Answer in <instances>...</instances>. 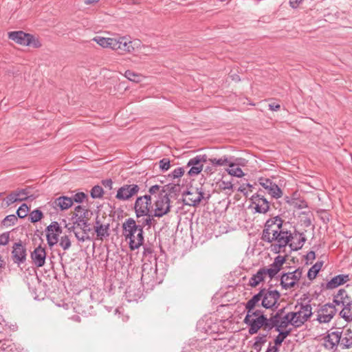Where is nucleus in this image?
Wrapping results in <instances>:
<instances>
[{"label": "nucleus", "mask_w": 352, "mask_h": 352, "mask_svg": "<svg viewBox=\"0 0 352 352\" xmlns=\"http://www.w3.org/2000/svg\"><path fill=\"white\" fill-rule=\"evenodd\" d=\"M8 38L14 41L17 44L27 46V41L28 38V33L23 31H12L8 32Z\"/></svg>", "instance_id": "obj_20"}, {"label": "nucleus", "mask_w": 352, "mask_h": 352, "mask_svg": "<svg viewBox=\"0 0 352 352\" xmlns=\"http://www.w3.org/2000/svg\"><path fill=\"white\" fill-rule=\"evenodd\" d=\"M294 314H291V312H288L285 314L279 320V327L283 329H287L289 325H292L294 328L298 329V326L296 325L295 321L294 320Z\"/></svg>", "instance_id": "obj_23"}, {"label": "nucleus", "mask_w": 352, "mask_h": 352, "mask_svg": "<svg viewBox=\"0 0 352 352\" xmlns=\"http://www.w3.org/2000/svg\"><path fill=\"white\" fill-rule=\"evenodd\" d=\"M109 223L102 226H94V231L98 239L103 241L104 239L109 236Z\"/></svg>", "instance_id": "obj_26"}, {"label": "nucleus", "mask_w": 352, "mask_h": 352, "mask_svg": "<svg viewBox=\"0 0 352 352\" xmlns=\"http://www.w3.org/2000/svg\"><path fill=\"white\" fill-rule=\"evenodd\" d=\"M335 312H331L328 314H318L316 320L318 321L319 323H328L335 316Z\"/></svg>", "instance_id": "obj_41"}, {"label": "nucleus", "mask_w": 352, "mask_h": 352, "mask_svg": "<svg viewBox=\"0 0 352 352\" xmlns=\"http://www.w3.org/2000/svg\"><path fill=\"white\" fill-rule=\"evenodd\" d=\"M204 192L201 188H192V186L182 192V201L184 205L197 207L202 200H209L210 195L204 196Z\"/></svg>", "instance_id": "obj_2"}, {"label": "nucleus", "mask_w": 352, "mask_h": 352, "mask_svg": "<svg viewBox=\"0 0 352 352\" xmlns=\"http://www.w3.org/2000/svg\"><path fill=\"white\" fill-rule=\"evenodd\" d=\"M264 280V276L262 275L261 271L258 270L257 272L250 278L248 285L252 287H256L261 282H263Z\"/></svg>", "instance_id": "obj_35"}, {"label": "nucleus", "mask_w": 352, "mask_h": 352, "mask_svg": "<svg viewBox=\"0 0 352 352\" xmlns=\"http://www.w3.org/2000/svg\"><path fill=\"white\" fill-rule=\"evenodd\" d=\"M320 214V218L324 223L327 224L330 221V214L325 210H319L317 211Z\"/></svg>", "instance_id": "obj_61"}, {"label": "nucleus", "mask_w": 352, "mask_h": 352, "mask_svg": "<svg viewBox=\"0 0 352 352\" xmlns=\"http://www.w3.org/2000/svg\"><path fill=\"white\" fill-rule=\"evenodd\" d=\"M311 300H309L307 303H302L297 302V304L295 306V309H296L298 306L300 307L301 311L304 312L303 314L307 315V321L311 318L313 316L312 307L310 304Z\"/></svg>", "instance_id": "obj_33"}, {"label": "nucleus", "mask_w": 352, "mask_h": 352, "mask_svg": "<svg viewBox=\"0 0 352 352\" xmlns=\"http://www.w3.org/2000/svg\"><path fill=\"white\" fill-rule=\"evenodd\" d=\"M123 40L124 38H122V41L118 40V43L115 47H113V50L130 52L131 49L133 50L131 42L126 43V41H123Z\"/></svg>", "instance_id": "obj_37"}, {"label": "nucleus", "mask_w": 352, "mask_h": 352, "mask_svg": "<svg viewBox=\"0 0 352 352\" xmlns=\"http://www.w3.org/2000/svg\"><path fill=\"white\" fill-rule=\"evenodd\" d=\"M49 204L56 210L64 211L72 207V201L69 197L60 196L51 201Z\"/></svg>", "instance_id": "obj_16"}, {"label": "nucleus", "mask_w": 352, "mask_h": 352, "mask_svg": "<svg viewBox=\"0 0 352 352\" xmlns=\"http://www.w3.org/2000/svg\"><path fill=\"white\" fill-rule=\"evenodd\" d=\"M344 293H345V289H340L338 292V293L335 295H333V304L335 305V307L336 305H343L344 304V301L345 300H342L341 299V298H340V296H342L344 294Z\"/></svg>", "instance_id": "obj_50"}, {"label": "nucleus", "mask_w": 352, "mask_h": 352, "mask_svg": "<svg viewBox=\"0 0 352 352\" xmlns=\"http://www.w3.org/2000/svg\"><path fill=\"white\" fill-rule=\"evenodd\" d=\"M60 246L64 250H67L71 247V241L67 235H65L60 237Z\"/></svg>", "instance_id": "obj_57"}, {"label": "nucleus", "mask_w": 352, "mask_h": 352, "mask_svg": "<svg viewBox=\"0 0 352 352\" xmlns=\"http://www.w3.org/2000/svg\"><path fill=\"white\" fill-rule=\"evenodd\" d=\"M259 270L264 278L265 276H268L271 280L274 278H276V279L279 278V276H276V272L271 266H270V268L261 267Z\"/></svg>", "instance_id": "obj_43"}, {"label": "nucleus", "mask_w": 352, "mask_h": 352, "mask_svg": "<svg viewBox=\"0 0 352 352\" xmlns=\"http://www.w3.org/2000/svg\"><path fill=\"white\" fill-rule=\"evenodd\" d=\"M208 161L207 155H199L191 158L187 163L186 166L190 167L188 171V176H195L199 175L203 170L204 163Z\"/></svg>", "instance_id": "obj_6"}, {"label": "nucleus", "mask_w": 352, "mask_h": 352, "mask_svg": "<svg viewBox=\"0 0 352 352\" xmlns=\"http://www.w3.org/2000/svg\"><path fill=\"white\" fill-rule=\"evenodd\" d=\"M170 205L169 195L163 194L161 192L158 194L157 199L154 203L155 207L165 208L167 205Z\"/></svg>", "instance_id": "obj_29"}, {"label": "nucleus", "mask_w": 352, "mask_h": 352, "mask_svg": "<svg viewBox=\"0 0 352 352\" xmlns=\"http://www.w3.org/2000/svg\"><path fill=\"white\" fill-rule=\"evenodd\" d=\"M122 235L126 241H129L131 250L138 249L144 245V230L133 218H129L122 223Z\"/></svg>", "instance_id": "obj_1"}, {"label": "nucleus", "mask_w": 352, "mask_h": 352, "mask_svg": "<svg viewBox=\"0 0 352 352\" xmlns=\"http://www.w3.org/2000/svg\"><path fill=\"white\" fill-rule=\"evenodd\" d=\"M264 316H260L255 318H250V314H246L243 320V322L248 326V333L250 335L256 334L258 331L263 328Z\"/></svg>", "instance_id": "obj_10"}, {"label": "nucleus", "mask_w": 352, "mask_h": 352, "mask_svg": "<svg viewBox=\"0 0 352 352\" xmlns=\"http://www.w3.org/2000/svg\"><path fill=\"white\" fill-rule=\"evenodd\" d=\"M227 172L229 175L236 177H242L244 175L242 169L239 167H232L231 168L227 169Z\"/></svg>", "instance_id": "obj_59"}, {"label": "nucleus", "mask_w": 352, "mask_h": 352, "mask_svg": "<svg viewBox=\"0 0 352 352\" xmlns=\"http://www.w3.org/2000/svg\"><path fill=\"white\" fill-rule=\"evenodd\" d=\"M302 269L298 267L292 272H282L279 276L280 285L284 289L295 287L302 276Z\"/></svg>", "instance_id": "obj_4"}, {"label": "nucleus", "mask_w": 352, "mask_h": 352, "mask_svg": "<svg viewBox=\"0 0 352 352\" xmlns=\"http://www.w3.org/2000/svg\"><path fill=\"white\" fill-rule=\"evenodd\" d=\"M47 242L50 248H52L58 241V235L57 233L46 232Z\"/></svg>", "instance_id": "obj_48"}, {"label": "nucleus", "mask_w": 352, "mask_h": 352, "mask_svg": "<svg viewBox=\"0 0 352 352\" xmlns=\"http://www.w3.org/2000/svg\"><path fill=\"white\" fill-rule=\"evenodd\" d=\"M140 188L138 184H124L117 190L116 198L120 201H126L135 196Z\"/></svg>", "instance_id": "obj_9"}, {"label": "nucleus", "mask_w": 352, "mask_h": 352, "mask_svg": "<svg viewBox=\"0 0 352 352\" xmlns=\"http://www.w3.org/2000/svg\"><path fill=\"white\" fill-rule=\"evenodd\" d=\"M15 192H16V194H19V197H28V199H30L31 200H33L35 199V197L34 195H30V187L15 190Z\"/></svg>", "instance_id": "obj_55"}, {"label": "nucleus", "mask_w": 352, "mask_h": 352, "mask_svg": "<svg viewBox=\"0 0 352 352\" xmlns=\"http://www.w3.org/2000/svg\"><path fill=\"white\" fill-rule=\"evenodd\" d=\"M179 192V185L175 184H168L165 186H163L161 189V192L163 194L167 193L169 195L170 194H174L177 195Z\"/></svg>", "instance_id": "obj_34"}, {"label": "nucleus", "mask_w": 352, "mask_h": 352, "mask_svg": "<svg viewBox=\"0 0 352 352\" xmlns=\"http://www.w3.org/2000/svg\"><path fill=\"white\" fill-rule=\"evenodd\" d=\"M16 222V216L15 214H9L2 220L1 224L5 227H9L15 225Z\"/></svg>", "instance_id": "obj_45"}, {"label": "nucleus", "mask_w": 352, "mask_h": 352, "mask_svg": "<svg viewBox=\"0 0 352 352\" xmlns=\"http://www.w3.org/2000/svg\"><path fill=\"white\" fill-rule=\"evenodd\" d=\"M28 37L27 46H32L34 48H40L42 46V43L38 37H36L29 33Z\"/></svg>", "instance_id": "obj_40"}, {"label": "nucleus", "mask_w": 352, "mask_h": 352, "mask_svg": "<svg viewBox=\"0 0 352 352\" xmlns=\"http://www.w3.org/2000/svg\"><path fill=\"white\" fill-rule=\"evenodd\" d=\"M87 195L83 192L76 193L72 197H70L72 201V205L74 202L81 204L85 199H87Z\"/></svg>", "instance_id": "obj_51"}, {"label": "nucleus", "mask_w": 352, "mask_h": 352, "mask_svg": "<svg viewBox=\"0 0 352 352\" xmlns=\"http://www.w3.org/2000/svg\"><path fill=\"white\" fill-rule=\"evenodd\" d=\"M340 336H342V331L328 332L323 338L324 348L329 350H336L338 345L340 344Z\"/></svg>", "instance_id": "obj_13"}, {"label": "nucleus", "mask_w": 352, "mask_h": 352, "mask_svg": "<svg viewBox=\"0 0 352 352\" xmlns=\"http://www.w3.org/2000/svg\"><path fill=\"white\" fill-rule=\"evenodd\" d=\"M124 76L131 81L139 82L141 81L142 76L131 70H126Z\"/></svg>", "instance_id": "obj_49"}, {"label": "nucleus", "mask_w": 352, "mask_h": 352, "mask_svg": "<svg viewBox=\"0 0 352 352\" xmlns=\"http://www.w3.org/2000/svg\"><path fill=\"white\" fill-rule=\"evenodd\" d=\"M43 217L44 214L43 212L40 209L36 208L30 213L29 221L32 223H35L40 221Z\"/></svg>", "instance_id": "obj_38"}, {"label": "nucleus", "mask_w": 352, "mask_h": 352, "mask_svg": "<svg viewBox=\"0 0 352 352\" xmlns=\"http://www.w3.org/2000/svg\"><path fill=\"white\" fill-rule=\"evenodd\" d=\"M137 222L142 226V229L146 227L147 230H149L151 227H155L157 223L155 217L152 213V210L146 214H143V217L141 218L137 219Z\"/></svg>", "instance_id": "obj_19"}, {"label": "nucleus", "mask_w": 352, "mask_h": 352, "mask_svg": "<svg viewBox=\"0 0 352 352\" xmlns=\"http://www.w3.org/2000/svg\"><path fill=\"white\" fill-rule=\"evenodd\" d=\"M157 273V269H153L150 264L144 263L142 267L141 280L143 284L153 285L155 283V276Z\"/></svg>", "instance_id": "obj_15"}, {"label": "nucleus", "mask_w": 352, "mask_h": 352, "mask_svg": "<svg viewBox=\"0 0 352 352\" xmlns=\"http://www.w3.org/2000/svg\"><path fill=\"white\" fill-rule=\"evenodd\" d=\"M11 258L14 263L19 267L24 263L27 258V249L21 241L13 244Z\"/></svg>", "instance_id": "obj_8"}, {"label": "nucleus", "mask_w": 352, "mask_h": 352, "mask_svg": "<svg viewBox=\"0 0 352 352\" xmlns=\"http://www.w3.org/2000/svg\"><path fill=\"white\" fill-rule=\"evenodd\" d=\"M349 280V274H339L333 277L326 284L322 283L321 286L327 289H332L344 285Z\"/></svg>", "instance_id": "obj_18"}, {"label": "nucleus", "mask_w": 352, "mask_h": 352, "mask_svg": "<svg viewBox=\"0 0 352 352\" xmlns=\"http://www.w3.org/2000/svg\"><path fill=\"white\" fill-rule=\"evenodd\" d=\"M292 205L296 209H302L308 207L307 201L303 199L299 201H293Z\"/></svg>", "instance_id": "obj_64"}, {"label": "nucleus", "mask_w": 352, "mask_h": 352, "mask_svg": "<svg viewBox=\"0 0 352 352\" xmlns=\"http://www.w3.org/2000/svg\"><path fill=\"white\" fill-rule=\"evenodd\" d=\"M287 261V256L278 255L274 258V262L270 265L278 274L283 268V265Z\"/></svg>", "instance_id": "obj_31"}, {"label": "nucleus", "mask_w": 352, "mask_h": 352, "mask_svg": "<svg viewBox=\"0 0 352 352\" xmlns=\"http://www.w3.org/2000/svg\"><path fill=\"white\" fill-rule=\"evenodd\" d=\"M46 255L45 248L42 247L41 245L37 246L30 253L32 261L36 267H41L45 265Z\"/></svg>", "instance_id": "obj_11"}, {"label": "nucleus", "mask_w": 352, "mask_h": 352, "mask_svg": "<svg viewBox=\"0 0 352 352\" xmlns=\"http://www.w3.org/2000/svg\"><path fill=\"white\" fill-rule=\"evenodd\" d=\"M273 219H274V222H276V226L278 227V232H280L283 230L285 228L289 226V223L288 221H285L280 216L277 215L276 217H273Z\"/></svg>", "instance_id": "obj_46"}, {"label": "nucleus", "mask_w": 352, "mask_h": 352, "mask_svg": "<svg viewBox=\"0 0 352 352\" xmlns=\"http://www.w3.org/2000/svg\"><path fill=\"white\" fill-rule=\"evenodd\" d=\"M272 285H270L267 289L263 292V298L261 301V306L265 309L275 311L278 309V300L280 298V293L276 289H272Z\"/></svg>", "instance_id": "obj_3"}, {"label": "nucleus", "mask_w": 352, "mask_h": 352, "mask_svg": "<svg viewBox=\"0 0 352 352\" xmlns=\"http://www.w3.org/2000/svg\"><path fill=\"white\" fill-rule=\"evenodd\" d=\"M306 241H307V238H306L305 234L303 233V235H300V239H298V241L296 243V245L294 248H293V244L290 243L289 247L292 248V250H293L294 251H298L302 248V246L304 245Z\"/></svg>", "instance_id": "obj_56"}, {"label": "nucleus", "mask_w": 352, "mask_h": 352, "mask_svg": "<svg viewBox=\"0 0 352 352\" xmlns=\"http://www.w3.org/2000/svg\"><path fill=\"white\" fill-rule=\"evenodd\" d=\"M294 238V236H293L292 232L286 227L279 232V236L276 240H280L285 243V244L289 245Z\"/></svg>", "instance_id": "obj_28"}, {"label": "nucleus", "mask_w": 352, "mask_h": 352, "mask_svg": "<svg viewBox=\"0 0 352 352\" xmlns=\"http://www.w3.org/2000/svg\"><path fill=\"white\" fill-rule=\"evenodd\" d=\"M274 241L276 242V243L272 245L271 250L275 254H279L281 252V249L286 248L287 245L280 240H274Z\"/></svg>", "instance_id": "obj_52"}, {"label": "nucleus", "mask_w": 352, "mask_h": 352, "mask_svg": "<svg viewBox=\"0 0 352 352\" xmlns=\"http://www.w3.org/2000/svg\"><path fill=\"white\" fill-rule=\"evenodd\" d=\"M335 312V314H336L337 309L335 307V305L333 303L328 302L324 305H323L318 310V314H328L331 312Z\"/></svg>", "instance_id": "obj_42"}, {"label": "nucleus", "mask_w": 352, "mask_h": 352, "mask_svg": "<svg viewBox=\"0 0 352 352\" xmlns=\"http://www.w3.org/2000/svg\"><path fill=\"white\" fill-rule=\"evenodd\" d=\"M343 309L340 311L339 315L346 322H350L352 321V300H345L344 304L342 305Z\"/></svg>", "instance_id": "obj_24"}, {"label": "nucleus", "mask_w": 352, "mask_h": 352, "mask_svg": "<svg viewBox=\"0 0 352 352\" xmlns=\"http://www.w3.org/2000/svg\"><path fill=\"white\" fill-rule=\"evenodd\" d=\"M265 292V288H262L259 292L254 294L245 304V309L254 310L255 307L258 305V302L263 298V292Z\"/></svg>", "instance_id": "obj_22"}, {"label": "nucleus", "mask_w": 352, "mask_h": 352, "mask_svg": "<svg viewBox=\"0 0 352 352\" xmlns=\"http://www.w3.org/2000/svg\"><path fill=\"white\" fill-rule=\"evenodd\" d=\"M10 241V232H6L0 234V245H6Z\"/></svg>", "instance_id": "obj_63"}, {"label": "nucleus", "mask_w": 352, "mask_h": 352, "mask_svg": "<svg viewBox=\"0 0 352 352\" xmlns=\"http://www.w3.org/2000/svg\"><path fill=\"white\" fill-rule=\"evenodd\" d=\"M184 174V168L183 167H179L175 168L170 174L168 175L169 177L173 179L180 178Z\"/></svg>", "instance_id": "obj_60"}, {"label": "nucleus", "mask_w": 352, "mask_h": 352, "mask_svg": "<svg viewBox=\"0 0 352 352\" xmlns=\"http://www.w3.org/2000/svg\"><path fill=\"white\" fill-rule=\"evenodd\" d=\"M159 166L162 172L167 171L170 168V161L168 158H163L160 160Z\"/></svg>", "instance_id": "obj_58"}, {"label": "nucleus", "mask_w": 352, "mask_h": 352, "mask_svg": "<svg viewBox=\"0 0 352 352\" xmlns=\"http://www.w3.org/2000/svg\"><path fill=\"white\" fill-rule=\"evenodd\" d=\"M1 349L3 351H7V352H21L19 350H18L16 347V346L13 344H8L3 343L1 346Z\"/></svg>", "instance_id": "obj_62"}, {"label": "nucleus", "mask_w": 352, "mask_h": 352, "mask_svg": "<svg viewBox=\"0 0 352 352\" xmlns=\"http://www.w3.org/2000/svg\"><path fill=\"white\" fill-rule=\"evenodd\" d=\"M103 195V188L99 185L94 186L90 191V195L93 199L101 198Z\"/></svg>", "instance_id": "obj_44"}, {"label": "nucleus", "mask_w": 352, "mask_h": 352, "mask_svg": "<svg viewBox=\"0 0 352 352\" xmlns=\"http://www.w3.org/2000/svg\"><path fill=\"white\" fill-rule=\"evenodd\" d=\"M258 182L272 198L278 199L283 196L282 190L272 179L265 177H260L258 179Z\"/></svg>", "instance_id": "obj_7"}, {"label": "nucleus", "mask_w": 352, "mask_h": 352, "mask_svg": "<svg viewBox=\"0 0 352 352\" xmlns=\"http://www.w3.org/2000/svg\"><path fill=\"white\" fill-rule=\"evenodd\" d=\"M275 331L278 332V334L274 339V345L272 346V342H270L268 346L274 352H278L279 346L282 345V343L284 342V340L292 333V329H283L279 327V329H276Z\"/></svg>", "instance_id": "obj_12"}, {"label": "nucleus", "mask_w": 352, "mask_h": 352, "mask_svg": "<svg viewBox=\"0 0 352 352\" xmlns=\"http://www.w3.org/2000/svg\"><path fill=\"white\" fill-rule=\"evenodd\" d=\"M323 264L324 261H318L312 265V267L308 270L307 278L311 280H314L320 271Z\"/></svg>", "instance_id": "obj_30"}, {"label": "nucleus", "mask_w": 352, "mask_h": 352, "mask_svg": "<svg viewBox=\"0 0 352 352\" xmlns=\"http://www.w3.org/2000/svg\"><path fill=\"white\" fill-rule=\"evenodd\" d=\"M264 320L265 322L275 326V330L279 329L278 318L274 314H272L270 318H267V316H264Z\"/></svg>", "instance_id": "obj_54"}, {"label": "nucleus", "mask_w": 352, "mask_h": 352, "mask_svg": "<svg viewBox=\"0 0 352 352\" xmlns=\"http://www.w3.org/2000/svg\"><path fill=\"white\" fill-rule=\"evenodd\" d=\"M92 214V212L88 209H83V212L80 214L78 213H74L72 216V219H76L74 221V225L78 227L79 223L83 221H89Z\"/></svg>", "instance_id": "obj_27"}, {"label": "nucleus", "mask_w": 352, "mask_h": 352, "mask_svg": "<svg viewBox=\"0 0 352 352\" xmlns=\"http://www.w3.org/2000/svg\"><path fill=\"white\" fill-rule=\"evenodd\" d=\"M251 203L254 205V209L256 213L265 214L270 208V201L265 197H250Z\"/></svg>", "instance_id": "obj_14"}, {"label": "nucleus", "mask_w": 352, "mask_h": 352, "mask_svg": "<svg viewBox=\"0 0 352 352\" xmlns=\"http://www.w3.org/2000/svg\"><path fill=\"white\" fill-rule=\"evenodd\" d=\"M340 346L342 349L352 348V338H349L347 337H342V336H340Z\"/></svg>", "instance_id": "obj_53"}, {"label": "nucleus", "mask_w": 352, "mask_h": 352, "mask_svg": "<svg viewBox=\"0 0 352 352\" xmlns=\"http://www.w3.org/2000/svg\"><path fill=\"white\" fill-rule=\"evenodd\" d=\"M171 209V205H167L165 206V208H161V207H155V209L152 210V213L153 214L154 217L160 218L163 216L168 214L170 212Z\"/></svg>", "instance_id": "obj_36"}, {"label": "nucleus", "mask_w": 352, "mask_h": 352, "mask_svg": "<svg viewBox=\"0 0 352 352\" xmlns=\"http://www.w3.org/2000/svg\"><path fill=\"white\" fill-rule=\"evenodd\" d=\"M273 217L268 219L264 225V228L261 234V240L268 243H272L276 240L279 236L278 232V227L276 222H274Z\"/></svg>", "instance_id": "obj_5"}, {"label": "nucleus", "mask_w": 352, "mask_h": 352, "mask_svg": "<svg viewBox=\"0 0 352 352\" xmlns=\"http://www.w3.org/2000/svg\"><path fill=\"white\" fill-rule=\"evenodd\" d=\"M30 208L26 204H22L16 210V215L20 219H24L28 216Z\"/></svg>", "instance_id": "obj_47"}, {"label": "nucleus", "mask_w": 352, "mask_h": 352, "mask_svg": "<svg viewBox=\"0 0 352 352\" xmlns=\"http://www.w3.org/2000/svg\"><path fill=\"white\" fill-rule=\"evenodd\" d=\"M94 41L102 47H107L112 50L113 47H115L118 43V40L116 38H104L101 36H96L94 38Z\"/></svg>", "instance_id": "obj_25"}, {"label": "nucleus", "mask_w": 352, "mask_h": 352, "mask_svg": "<svg viewBox=\"0 0 352 352\" xmlns=\"http://www.w3.org/2000/svg\"><path fill=\"white\" fill-rule=\"evenodd\" d=\"M153 205L146 203L142 198L138 197L135 201L133 209L135 213L136 218H141L143 214H146L148 212L151 211Z\"/></svg>", "instance_id": "obj_17"}, {"label": "nucleus", "mask_w": 352, "mask_h": 352, "mask_svg": "<svg viewBox=\"0 0 352 352\" xmlns=\"http://www.w3.org/2000/svg\"><path fill=\"white\" fill-rule=\"evenodd\" d=\"M291 314H294V320L295 321L296 325L298 328L301 327L305 322L307 321V315L303 314L302 315V311L300 309L298 311H290Z\"/></svg>", "instance_id": "obj_32"}, {"label": "nucleus", "mask_w": 352, "mask_h": 352, "mask_svg": "<svg viewBox=\"0 0 352 352\" xmlns=\"http://www.w3.org/2000/svg\"><path fill=\"white\" fill-rule=\"evenodd\" d=\"M6 201L11 205L17 201H23L28 199V197H19V194H16L15 191L10 193L6 197Z\"/></svg>", "instance_id": "obj_39"}, {"label": "nucleus", "mask_w": 352, "mask_h": 352, "mask_svg": "<svg viewBox=\"0 0 352 352\" xmlns=\"http://www.w3.org/2000/svg\"><path fill=\"white\" fill-rule=\"evenodd\" d=\"M234 157H228L227 155H223L222 157L219 159L216 158H208V161L210 162L212 166H221L228 165L229 167L232 168L234 167L235 163L232 162Z\"/></svg>", "instance_id": "obj_21"}]
</instances>
